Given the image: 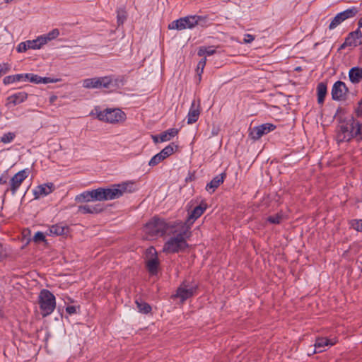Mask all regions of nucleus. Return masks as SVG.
Here are the masks:
<instances>
[{"label": "nucleus", "instance_id": "3", "mask_svg": "<svg viewBox=\"0 0 362 362\" xmlns=\"http://www.w3.org/2000/svg\"><path fill=\"white\" fill-rule=\"evenodd\" d=\"M95 111L96 117L99 120L107 123H121L127 119L124 112L118 108H107L103 110L95 108Z\"/></svg>", "mask_w": 362, "mask_h": 362}, {"label": "nucleus", "instance_id": "43", "mask_svg": "<svg viewBox=\"0 0 362 362\" xmlns=\"http://www.w3.org/2000/svg\"><path fill=\"white\" fill-rule=\"evenodd\" d=\"M9 180L8 173L7 171L4 172L0 176V185H6Z\"/></svg>", "mask_w": 362, "mask_h": 362}, {"label": "nucleus", "instance_id": "42", "mask_svg": "<svg viewBox=\"0 0 362 362\" xmlns=\"http://www.w3.org/2000/svg\"><path fill=\"white\" fill-rule=\"evenodd\" d=\"M26 42L19 43L16 47V51L19 53L25 52L28 50Z\"/></svg>", "mask_w": 362, "mask_h": 362}, {"label": "nucleus", "instance_id": "46", "mask_svg": "<svg viewBox=\"0 0 362 362\" xmlns=\"http://www.w3.org/2000/svg\"><path fill=\"white\" fill-rule=\"evenodd\" d=\"M57 80H54L51 78H49V77H41L40 76V83H44V84H46V83H54V82H56Z\"/></svg>", "mask_w": 362, "mask_h": 362}, {"label": "nucleus", "instance_id": "36", "mask_svg": "<svg viewBox=\"0 0 362 362\" xmlns=\"http://www.w3.org/2000/svg\"><path fill=\"white\" fill-rule=\"evenodd\" d=\"M283 220V215L281 213H278L274 216H270L267 218V221L272 224H279Z\"/></svg>", "mask_w": 362, "mask_h": 362}, {"label": "nucleus", "instance_id": "40", "mask_svg": "<svg viewBox=\"0 0 362 362\" xmlns=\"http://www.w3.org/2000/svg\"><path fill=\"white\" fill-rule=\"evenodd\" d=\"M27 75L26 81H29L32 83L39 84L40 81V76L34 74H25Z\"/></svg>", "mask_w": 362, "mask_h": 362}, {"label": "nucleus", "instance_id": "9", "mask_svg": "<svg viewBox=\"0 0 362 362\" xmlns=\"http://www.w3.org/2000/svg\"><path fill=\"white\" fill-rule=\"evenodd\" d=\"M76 200L78 202H90L93 201H108L109 196L107 188L99 187L90 191H85L78 195Z\"/></svg>", "mask_w": 362, "mask_h": 362}, {"label": "nucleus", "instance_id": "32", "mask_svg": "<svg viewBox=\"0 0 362 362\" xmlns=\"http://www.w3.org/2000/svg\"><path fill=\"white\" fill-rule=\"evenodd\" d=\"M136 304L137 305V308L139 309V311L141 313L148 314L151 311V305L146 302H143L141 300H136Z\"/></svg>", "mask_w": 362, "mask_h": 362}, {"label": "nucleus", "instance_id": "21", "mask_svg": "<svg viewBox=\"0 0 362 362\" xmlns=\"http://www.w3.org/2000/svg\"><path fill=\"white\" fill-rule=\"evenodd\" d=\"M69 233V227L62 223L51 226L47 234L48 235H62Z\"/></svg>", "mask_w": 362, "mask_h": 362}, {"label": "nucleus", "instance_id": "18", "mask_svg": "<svg viewBox=\"0 0 362 362\" xmlns=\"http://www.w3.org/2000/svg\"><path fill=\"white\" fill-rule=\"evenodd\" d=\"M276 129V126L271 123H264L255 127L251 132L254 139H259L263 135L267 134Z\"/></svg>", "mask_w": 362, "mask_h": 362}, {"label": "nucleus", "instance_id": "28", "mask_svg": "<svg viewBox=\"0 0 362 362\" xmlns=\"http://www.w3.org/2000/svg\"><path fill=\"white\" fill-rule=\"evenodd\" d=\"M179 130L175 128L168 129L160 134V142L168 141L178 134Z\"/></svg>", "mask_w": 362, "mask_h": 362}, {"label": "nucleus", "instance_id": "1", "mask_svg": "<svg viewBox=\"0 0 362 362\" xmlns=\"http://www.w3.org/2000/svg\"><path fill=\"white\" fill-rule=\"evenodd\" d=\"M175 226H178L180 230L175 231L174 236L170 238L163 246V252L167 253H177L188 247L187 240L192 235L189 227L187 224H182V221L177 222Z\"/></svg>", "mask_w": 362, "mask_h": 362}, {"label": "nucleus", "instance_id": "19", "mask_svg": "<svg viewBox=\"0 0 362 362\" xmlns=\"http://www.w3.org/2000/svg\"><path fill=\"white\" fill-rule=\"evenodd\" d=\"M54 189L55 187L52 182L40 185L33 189V195L35 199H37L51 194Z\"/></svg>", "mask_w": 362, "mask_h": 362}, {"label": "nucleus", "instance_id": "34", "mask_svg": "<svg viewBox=\"0 0 362 362\" xmlns=\"http://www.w3.org/2000/svg\"><path fill=\"white\" fill-rule=\"evenodd\" d=\"M127 19L126 11L123 8H119L117 11V21L118 25H122Z\"/></svg>", "mask_w": 362, "mask_h": 362}, {"label": "nucleus", "instance_id": "27", "mask_svg": "<svg viewBox=\"0 0 362 362\" xmlns=\"http://www.w3.org/2000/svg\"><path fill=\"white\" fill-rule=\"evenodd\" d=\"M26 76L27 75H25V74H18L15 75H10L4 77L3 79V83L5 85L13 83L15 82L18 81H26Z\"/></svg>", "mask_w": 362, "mask_h": 362}, {"label": "nucleus", "instance_id": "47", "mask_svg": "<svg viewBox=\"0 0 362 362\" xmlns=\"http://www.w3.org/2000/svg\"><path fill=\"white\" fill-rule=\"evenodd\" d=\"M66 311L69 315L75 314L76 313V308L74 305H69L66 308Z\"/></svg>", "mask_w": 362, "mask_h": 362}, {"label": "nucleus", "instance_id": "52", "mask_svg": "<svg viewBox=\"0 0 362 362\" xmlns=\"http://www.w3.org/2000/svg\"><path fill=\"white\" fill-rule=\"evenodd\" d=\"M153 140L155 143L160 142V138L158 139L157 136H153Z\"/></svg>", "mask_w": 362, "mask_h": 362}, {"label": "nucleus", "instance_id": "44", "mask_svg": "<svg viewBox=\"0 0 362 362\" xmlns=\"http://www.w3.org/2000/svg\"><path fill=\"white\" fill-rule=\"evenodd\" d=\"M33 240L35 242L44 241L45 240V236L42 232L39 231L35 234Z\"/></svg>", "mask_w": 362, "mask_h": 362}, {"label": "nucleus", "instance_id": "13", "mask_svg": "<svg viewBox=\"0 0 362 362\" xmlns=\"http://www.w3.org/2000/svg\"><path fill=\"white\" fill-rule=\"evenodd\" d=\"M337 340L336 338L328 339L326 337H317L314 344V349L311 353H308L309 356L316 353H321L327 350V347L336 344Z\"/></svg>", "mask_w": 362, "mask_h": 362}, {"label": "nucleus", "instance_id": "11", "mask_svg": "<svg viewBox=\"0 0 362 362\" xmlns=\"http://www.w3.org/2000/svg\"><path fill=\"white\" fill-rule=\"evenodd\" d=\"M29 173L30 170L28 168L16 173L10 179L9 186L5 189L4 194H6L8 192L11 191L13 195L16 194L23 182L28 177Z\"/></svg>", "mask_w": 362, "mask_h": 362}, {"label": "nucleus", "instance_id": "15", "mask_svg": "<svg viewBox=\"0 0 362 362\" xmlns=\"http://www.w3.org/2000/svg\"><path fill=\"white\" fill-rule=\"evenodd\" d=\"M206 208L207 204L205 202H202L199 206L194 207L189 214L187 221L185 223L182 222V224H187L189 227L190 230L194 221L204 214Z\"/></svg>", "mask_w": 362, "mask_h": 362}, {"label": "nucleus", "instance_id": "23", "mask_svg": "<svg viewBox=\"0 0 362 362\" xmlns=\"http://www.w3.org/2000/svg\"><path fill=\"white\" fill-rule=\"evenodd\" d=\"M362 33L361 30L356 29L355 31L351 32L345 38L346 44L351 47H356L358 45V40L361 39Z\"/></svg>", "mask_w": 362, "mask_h": 362}, {"label": "nucleus", "instance_id": "38", "mask_svg": "<svg viewBox=\"0 0 362 362\" xmlns=\"http://www.w3.org/2000/svg\"><path fill=\"white\" fill-rule=\"evenodd\" d=\"M175 147H176V146L174 145V144H170L161 150V151L165 158H168L174 153Z\"/></svg>", "mask_w": 362, "mask_h": 362}, {"label": "nucleus", "instance_id": "33", "mask_svg": "<svg viewBox=\"0 0 362 362\" xmlns=\"http://www.w3.org/2000/svg\"><path fill=\"white\" fill-rule=\"evenodd\" d=\"M165 158V156L163 154V152L160 151L159 153H158L151 158V160L148 162V165L151 167L156 166Z\"/></svg>", "mask_w": 362, "mask_h": 362}, {"label": "nucleus", "instance_id": "25", "mask_svg": "<svg viewBox=\"0 0 362 362\" xmlns=\"http://www.w3.org/2000/svg\"><path fill=\"white\" fill-rule=\"evenodd\" d=\"M60 32L57 28L52 29L47 34L40 35V38L42 42V45H46L48 42L52 41L59 36Z\"/></svg>", "mask_w": 362, "mask_h": 362}, {"label": "nucleus", "instance_id": "48", "mask_svg": "<svg viewBox=\"0 0 362 362\" xmlns=\"http://www.w3.org/2000/svg\"><path fill=\"white\" fill-rule=\"evenodd\" d=\"M356 111L358 116H362V100L358 103V107Z\"/></svg>", "mask_w": 362, "mask_h": 362}, {"label": "nucleus", "instance_id": "22", "mask_svg": "<svg viewBox=\"0 0 362 362\" xmlns=\"http://www.w3.org/2000/svg\"><path fill=\"white\" fill-rule=\"evenodd\" d=\"M28 98L27 93L22 91L13 93L7 98L8 103L17 105L23 103Z\"/></svg>", "mask_w": 362, "mask_h": 362}, {"label": "nucleus", "instance_id": "2", "mask_svg": "<svg viewBox=\"0 0 362 362\" xmlns=\"http://www.w3.org/2000/svg\"><path fill=\"white\" fill-rule=\"evenodd\" d=\"M337 137L339 141H349L352 139L362 140V123L349 117L341 121L339 125Z\"/></svg>", "mask_w": 362, "mask_h": 362}, {"label": "nucleus", "instance_id": "12", "mask_svg": "<svg viewBox=\"0 0 362 362\" xmlns=\"http://www.w3.org/2000/svg\"><path fill=\"white\" fill-rule=\"evenodd\" d=\"M357 8L353 6L346 10L337 13L331 21L329 25V29L333 30L339 25L342 22L348 18L354 17L358 13Z\"/></svg>", "mask_w": 362, "mask_h": 362}, {"label": "nucleus", "instance_id": "31", "mask_svg": "<svg viewBox=\"0 0 362 362\" xmlns=\"http://www.w3.org/2000/svg\"><path fill=\"white\" fill-rule=\"evenodd\" d=\"M78 211L83 214H95V213H98L99 211H100V209H99L96 206H90L88 204H85V205L78 206Z\"/></svg>", "mask_w": 362, "mask_h": 362}, {"label": "nucleus", "instance_id": "20", "mask_svg": "<svg viewBox=\"0 0 362 362\" xmlns=\"http://www.w3.org/2000/svg\"><path fill=\"white\" fill-rule=\"evenodd\" d=\"M226 177V174L225 173H221L215 176L211 180V181L206 185V190L208 191L210 194L214 192L216 189H217L219 187V185L223 182Z\"/></svg>", "mask_w": 362, "mask_h": 362}, {"label": "nucleus", "instance_id": "6", "mask_svg": "<svg viewBox=\"0 0 362 362\" xmlns=\"http://www.w3.org/2000/svg\"><path fill=\"white\" fill-rule=\"evenodd\" d=\"M109 199H116L121 197L125 193H132L137 190L135 181L129 180L118 184L112 185L110 187L107 188Z\"/></svg>", "mask_w": 362, "mask_h": 362}, {"label": "nucleus", "instance_id": "5", "mask_svg": "<svg viewBox=\"0 0 362 362\" xmlns=\"http://www.w3.org/2000/svg\"><path fill=\"white\" fill-rule=\"evenodd\" d=\"M118 79L114 75L86 78L83 81V86L86 88H109L117 85Z\"/></svg>", "mask_w": 362, "mask_h": 362}, {"label": "nucleus", "instance_id": "26", "mask_svg": "<svg viewBox=\"0 0 362 362\" xmlns=\"http://www.w3.org/2000/svg\"><path fill=\"white\" fill-rule=\"evenodd\" d=\"M327 88L325 83H320L317 86V103L322 105L327 95Z\"/></svg>", "mask_w": 362, "mask_h": 362}, {"label": "nucleus", "instance_id": "49", "mask_svg": "<svg viewBox=\"0 0 362 362\" xmlns=\"http://www.w3.org/2000/svg\"><path fill=\"white\" fill-rule=\"evenodd\" d=\"M6 256V252L3 249V246L0 245V261H1Z\"/></svg>", "mask_w": 362, "mask_h": 362}, {"label": "nucleus", "instance_id": "41", "mask_svg": "<svg viewBox=\"0 0 362 362\" xmlns=\"http://www.w3.org/2000/svg\"><path fill=\"white\" fill-rule=\"evenodd\" d=\"M10 66L7 63L0 64V78L9 71Z\"/></svg>", "mask_w": 362, "mask_h": 362}, {"label": "nucleus", "instance_id": "45", "mask_svg": "<svg viewBox=\"0 0 362 362\" xmlns=\"http://www.w3.org/2000/svg\"><path fill=\"white\" fill-rule=\"evenodd\" d=\"M255 40V36L251 34H245L243 37V42L248 44L253 42Z\"/></svg>", "mask_w": 362, "mask_h": 362}, {"label": "nucleus", "instance_id": "29", "mask_svg": "<svg viewBox=\"0 0 362 362\" xmlns=\"http://www.w3.org/2000/svg\"><path fill=\"white\" fill-rule=\"evenodd\" d=\"M216 53V48L214 46H202L199 48L197 54L199 57L211 56Z\"/></svg>", "mask_w": 362, "mask_h": 362}, {"label": "nucleus", "instance_id": "8", "mask_svg": "<svg viewBox=\"0 0 362 362\" xmlns=\"http://www.w3.org/2000/svg\"><path fill=\"white\" fill-rule=\"evenodd\" d=\"M202 19V17L199 16H187L173 21L170 23H169L168 28L169 30H177L192 29L199 23V21Z\"/></svg>", "mask_w": 362, "mask_h": 362}, {"label": "nucleus", "instance_id": "50", "mask_svg": "<svg viewBox=\"0 0 362 362\" xmlns=\"http://www.w3.org/2000/svg\"><path fill=\"white\" fill-rule=\"evenodd\" d=\"M362 28V17L359 18L358 20V28L357 29H361Z\"/></svg>", "mask_w": 362, "mask_h": 362}, {"label": "nucleus", "instance_id": "7", "mask_svg": "<svg viewBox=\"0 0 362 362\" xmlns=\"http://www.w3.org/2000/svg\"><path fill=\"white\" fill-rule=\"evenodd\" d=\"M38 303L43 317L52 314L56 307L55 296L49 291L42 289L38 297Z\"/></svg>", "mask_w": 362, "mask_h": 362}, {"label": "nucleus", "instance_id": "30", "mask_svg": "<svg viewBox=\"0 0 362 362\" xmlns=\"http://www.w3.org/2000/svg\"><path fill=\"white\" fill-rule=\"evenodd\" d=\"M25 42L28 49H40L43 46L40 36L35 40H29Z\"/></svg>", "mask_w": 362, "mask_h": 362}, {"label": "nucleus", "instance_id": "39", "mask_svg": "<svg viewBox=\"0 0 362 362\" xmlns=\"http://www.w3.org/2000/svg\"><path fill=\"white\" fill-rule=\"evenodd\" d=\"M351 226L356 230L362 233V219H354L350 221Z\"/></svg>", "mask_w": 362, "mask_h": 362}, {"label": "nucleus", "instance_id": "4", "mask_svg": "<svg viewBox=\"0 0 362 362\" xmlns=\"http://www.w3.org/2000/svg\"><path fill=\"white\" fill-rule=\"evenodd\" d=\"M168 228V223L163 219L153 218L144 226V232L147 235L148 238H154L163 236Z\"/></svg>", "mask_w": 362, "mask_h": 362}, {"label": "nucleus", "instance_id": "16", "mask_svg": "<svg viewBox=\"0 0 362 362\" xmlns=\"http://www.w3.org/2000/svg\"><path fill=\"white\" fill-rule=\"evenodd\" d=\"M200 113V100H193L187 116V124H192L195 123L198 120Z\"/></svg>", "mask_w": 362, "mask_h": 362}, {"label": "nucleus", "instance_id": "10", "mask_svg": "<svg viewBox=\"0 0 362 362\" xmlns=\"http://www.w3.org/2000/svg\"><path fill=\"white\" fill-rule=\"evenodd\" d=\"M197 289V285L192 281H183L173 296L175 298H180L182 302L194 296Z\"/></svg>", "mask_w": 362, "mask_h": 362}, {"label": "nucleus", "instance_id": "17", "mask_svg": "<svg viewBox=\"0 0 362 362\" xmlns=\"http://www.w3.org/2000/svg\"><path fill=\"white\" fill-rule=\"evenodd\" d=\"M147 252L148 254L152 255V257L146 261V268L151 274L156 275L158 273V268L159 264L156 251L153 247H150L147 250Z\"/></svg>", "mask_w": 362, "mask_h": 362}, {"label": "nucleus", "instance_id": "14", "mask_svg": "<svg viewBox=\"0 0 362 362\" xmlns=\"http://www.w3.org/2000/svg\"><path fill=\"white\" fill-rule=\"evenodd\" d=\"M348 88L345 83L338 81L335 82L332 88V98L334 100L341 101L346 99Z\"/></svg>", "mask_w": 362, "mask_h": 362}, {"label": "nucleus", "instance_id": "37", "mask_svg": "<svg viewBox=\"0 0 362 362\" xmlns=\"http://www.w3.org/2000/svg\"><path fill=\"white\" fill-rule=\"evenodd\" d=\"M206 58L204 57L203 59H202L199 62V63L197 64V74L199 76V81L201 80V76H202V74L204 71V66L206 65Z\"/></svg>", "mask_w": 362, "mask_h": 362}, {"label": "nucleus", "instance_id": "24", "mask_svg": "<svg viewBox=\"0 0 362 362\" xmlns=\"http://www.w3.org/2000/svg\"><path fill=\"white\" fill-rule=\"evenodd\" d=\"M349 77L353 83H358L362 79V68L355 66L351 68L349 72Z\"/></svg>", "mask_w": 362, "mask_h": 362}, {"label": "nucleus", "instance_id": "35", "mask_svg": "<svg viewBox=\"0 0 362 362\" xmlns=\"http://www.w3.org/2000/svg\"><path fill=\"white\" fill-rule=\"evenodd\" d=\"M16 138V134L13 132H7L4 134L0 138V141L4 144L11 143Z\"/></svg>", "mask_w": 362, "mask_h": 362}, {"label": "nucleus", "instance_id": "51", "mask_svg": "<svg viewBox=\"0 0 362 362\" xmlns=\"http://www.w3.org/2000/svg\"><path fill=\"white\" fill-rule=\"evenodd\" d=\"M346 47H351L349 45L346 44V40L343 42V44L340 46V49H344Z\"/></svg>", "mask_w": 362, "mask_h": 362}]
</instances>
